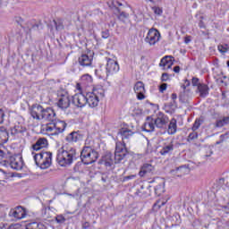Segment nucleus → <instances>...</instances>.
Segmentation results:
<instances>
[{
  "label": "nucleus",
  "mask_w": 229,
  "mask_h": 229,
  "mask_svg": "<svg viewBox=\"0 0 229 229\" xmlns=\"http://www.w3.org/2000/svg\"><path fill=\"white\" fill-rule=\"evenodd\" d=\"M82 87H83V85H81V82L77 83V85H76L77 90H81Z\"/></svg>",
  "instance_id": "56"
},
{
  "label": "nucleus",
  "mask_w": 229,
  "mask_h": 229,
  "mask_svg": "<svg viewBox=\"0 0 229 229\" xmlns=\"http://www.w3.org/2000/svg\"><path fill=\"white\" fill-rule=\"evenodd\" d=\"M119 163L120 162L115 161V156L113 157L112 153L110 152H106L100 159V164H103L104 165H106V167H112L114 164H119Z\"/></svg>",
  "instance_id": "14"
},
{
  "label": "nucleus",
  "mask_w": 229,
  "mask_h": 229,
  "mask_svg": "<svg viewBox=\"0 0 229 229\" xmlns=\"http://www.w3.org/2000/svg\"><path fill=\"white\" fill-rule=\"evenodd\" d=\"M9 217H11L12 221H19L21 219H24L26 217V209L22 208V206H18L14 208H12L8 214Z\"/></svg>",
  "instance_id": "8"
},
{
  "label": "nucleus",
  "mask_w": 229,
  "mask_h": 229,
  "mask_svg": "<svg viewBox=\"0 0 229 229\" xmlns=\"http://www.w3.org/2000/svg\"><path fill=\"white\" fill-rule=\"evenodd\" d=\"M0 165L9 166L14 171H22L24 160L20 154H14L12 148H8L4 145H0Z\"/></svg>",
  "instance_id": "1"
},
{
  "label": "nucleus",
  "mask_w": 229,
  "mask_h": 229,
  "mask_svg": "<svg viewBox=\"0 0 229 229\" xmlns=\"http://www.w3.org/2000/svg\"><path fill=\"white\" fill-rule=\"evenodd\" d=\"M90 227V224L89 222H84L82 224V228L83 229H89Z\"/></svg>",
  "instance_id": "52"
},
{
  "label": "nucleus",
  "mask_w": 229,
  "mask_h": 229,
  "mask_svg": "<svg viewBox=\"0 0 229 229\" xmlns=\"http://www.w3.org/2000/svg\"><path fill=\"white\" fill-rule=\"evenodd\" d=\"M191 84L193 87H197V89L199 87V85H202L203 83L199 82V79L193 77L191 80Z\"/></svg>",
  "instance_id": "39"
},
{
  "label": "nucleus",
  "mask_w": 229,
  "mask_h": 229,
  "mask_svg": "<svg viewBox=\"0 0 229 229\" xmlns=\"http://www.w3.org/2000/svg\"><path fill=\"white\" fill-rule=\"evenodd\" d=\"M78 158V153L76 148L69 147V145H64L57 151L56 160L61 167H67L72 165V162Z\"/></svg>",
  "instance_id": "3"
},
{
  "label": "nucleus",
  "mask_w": 229,
  "mask_h": 229,
  "mask_svg": "<svg viewBox=\"0 0 229 229\" xmlns=\"http://www.w3.org/2000/svg\"><path fill=\"white\" fill-rule=\"evenodd\" d=\"M6 219V214L5 213H0V221H4Z\"/></svg>",
  "instance_id": "55"
},
{
  "label": "nucleus",
  "mask_w": 229,
  "mask_h": 229,
  "mask_svg": "<svg viewBox=\"0 0 229 229\" xmlns=\"http://www.w3.org/2000/svg\"><path fill=\"white\" fill-rule=\"evenodd\" d=\"M47 139L46 138H39L36 143H34L31 147L32 152L35 153V151H40V149H44V148H47Z\"/></svg>",
  "instance_id": "20"
},
{
  "label": "nucleus",
  "mask_w": 229,
  "mask_h": 229,
  "mask_svg": "<svg viewBox=\"0 0 229 229\" xmlns=\"http://www.w3.org/2000/svg\"><path fill=\"white\" fill-rule=\"evenodd\" d=\"M208 150L209 151V154H207L206 157H210V155H212V153H213V152H212V149L208 148Z\"/></svg>",
  "instance_id": "61"
},
{
  "label": "nucleus",
  "mask_w": 229,
  "mask_h": 229,
  "mask_svg": "<svg viewBox=\"0 0 229 229\" xmlns=\"http://www.w3.org/2000/svg\"><path fill=\"white\" fill-rule=\"evenodd\" d=\"M106 71H107V73L110 74H115V72H119V63L114 59L106 58Z\"/></svg>",
  "instance_id": "16"
},
{
  "label": "nucleus",
  "mask_w": 229,
  "mask_h": 229,
  "mask_svg": "<svg viewBox=\"0 0 229 229\" xmlns=\"http://www.w3.org/2000/svg\"><path fill=\"white\" fill-rule=\"evenodd\" d=\"M132 178H135V175H128L123 178V182H128V180H132Z\"/></svg>",
  "instance_id": "53"
},
{
  "label": "nucleus",
  "mask_w": 229,
  "mask_h": 229,
  "mask_svg": "<svg viewBox=\"0 0 229 229\" xmlns=\"http://www.w3.org/2000/svg\"><path fill=\"white\" fill-rule=\"evenodd\" d=\"M56 117V113H55V110L51 107H47L43 109V116L42 119L45 121H55V118Z\"/></svg>",
  "instance_id": "23"
},
{
  "label": "nucleus",
  "mask_w": 229,
  "mask_h": 229,
  "mask_svg": "<svg viewBox=\"0 0 229 229\" xmlns=\"http://www.w3.org/2000/svg\"><path fill=\"white\" fill-rule=\"evenodd\" d=\"M98 157L99 154H98V151L94 150L90 147H84L81 152V158L85 165L94 164Z\"/></svg>",
  "instance_id": "6"
},
{
  "label": "nucleus",
  "mask_w": 229,
  "mask_h": 229,
  "mask_svg": "<svg viewBox=\"0 0 229 229\" xmlns=\"http://www.w3.org/2000/svg\"><path fill=\"white\" fill-rule=\"evenodd\" d=\"M162 81H167L169 80V74L167 73H163L161 77Z\"/></svg>",
  "instance_id": "50"
},
{
  "label": "nucleus",
  "mask_w": 229,
  "mask_h": 229,
  "mask_svg": "<svg viewBox=\"0 0 229 229\" xmlns=\"http://www.w3.org/2000/svg\"><path fill=\"white\" fill-rule=\"evenodd\" d=\"M174 217H175V219H176V224L179 225L180 220L178 219V217H180V216L179 215H175V216H174Z\"/></svg>",
  "instance_id": "60"
},
{
  "label": "nucleus",
  "mask_w": 229,
  "mask_h": 229,
  "mask_svg": "<svg viewBox=\"0 0 229 229\" xmlns=\"http://www.w3.org/2000/svg\"><path fill=\"white\" fill-rule=\"evenodd\" d=\"M217 49H218L219 53H221L222 55L228 53V47H226L223 45H218Z\"/></svg>",
  "instance_id": "41"
},
{
  "label": "nucleus",
  "mask_w": 229,
  "mask_h": 229,
  "mask_svg": "<svg viewBox=\"0 0 229 229\" xmlns=\"http://www.w3.org/2000/svg\"><path fill=\"white\" fill-rule=\"evenodd\" d=\"M222 121L225 125L229 124V116L224 117Z\"/></svg>",
  "instance_id": "54"
},
{
  "label": "nucleus",
  "mask_w": 229,
  "mask_h": 229,
  "mask_svg": "<svg viewBox=\"0 0 229 229\" xmlns=\"http://www.w3.org/2000/svg\"><path fill=\"white\" fill-rule=\"evenodd\" d=\"M216 128H223V126H225V123L223 122V120H218L216 121Z\"/></svg>",
  "instance_id": "48"
},
{
  "label": "nucleus",
  "mask_w": 229,
  "mask_h": 229,
  "mask_svg": "<svg viewBox=\"0 0 229 229\" xmlns=\"http://www.w3.org/2000/svg\"><path fill=\"white\" fill-rule=\"evenodd\" d=\"M198 139V132L194 131L191 132L188 136V142H191V140H194Z\"/></svg>",
  "instance_id": "40"
},
{
  "label": "nucleus",
  "mask_w": 229,
  "mask_h": 229,
  "mask_svg": "<svg viewBox=\"0 0 229 229\" xmlns=\"http://www.w3.org/2000/svg\"><path fill=\"white\" fill-rule=\"evenodd\" d=\"M210 90V88L205 83H202L199 85L196 89V94H199L200 98H207L208 96V92Z\"/></svg>",
  "instance_id": "26"
},
{
  "label": "nucleus",
  "mask_w": 229,
  "mask_h": 229,
  "mask_svg": "<svg viewBox=\"0 0 229 229\" xmlns=\"http://www.w3.org/2000/svg\"><path fill=\"white\" fill-rule=\"evenodd\" d=\"M191 85V81L189 80L185 81V84H182L181 86L182 91L180 93V98L182 99H185L186 98H189L191 96V89H187Z\"/></svg>",
  "instance_id": "27"
},
{
  "label": "nucleus",
  "mask_w": 229,
  "mask_h": 229,
  "mask_svg": "<svg viewBox=\"0 0 229 229\" xmlns=\"http://www.w3.org/2000/svg\"><path fill=\"white\" fill-rule=\"evenodd\" d=\"M152 10H153L154 13H156V15H162L163 11L160 7L155 6L152 8Z\"/></svg>",
  "instance_id": "42"
},
{
  "label": "nucleus",
  "mask_w": 229,
  "mask_h": 229,
  "mask_svg": "<svg viewBox=\"0 0 229 229\" xmlns=\"http://www.w3.org/2000/svg\"><path fill=\"white\" fill-rule=\"evenodd\" d=\"M72 103L77 108H83L87 105V96L83 95V93H77L72 97Z\"/></svg>",
  "instance_id": "12"
},
{
  "label": "nucleus",
  "mask_w": 229,
  "mask_h": 229,
  "mask_svg": "<svg viewBox=\"0 0 229 229\" xmlns=\"http://www.w3.org/2000/svg\"><path fill=\"white\" fill-rule=\"evenodd\" d=\"M155 128H157V125L155 123V118H153V116H148L142 126L143 131H147V132L155 131Z\"/></svg>",
  "instance_id": "18"
},
{
  "label": "nucleus",
  "mask_w": 229,
  "mask_h": 229,
  "mask_svg": "<svg viewBox=\"0 0 229 229\" xmlns=\"http://www.w3.org/2000/svg\"><path fill=\"white\" fill-rule=\"evenodd\" d=\"M227 136V134H222L220 135V140L216 141V145L223 144L225 142V138Z\"/></svg>",
  "instance_id": "46"
},
{
  "label": "nucleus",
  "mask_w": 229,
  "mask_h": 229,
  "mask_svg": "<svg viewBox=\"0 0 229 229\" xmlns=\"http://www.w3.org/2000/svg\"><path fill=\"white\" fill-rule=\"evenodd\" d=\"M0 229H15V225H11L7 226L6 225H4L3 227L0 226Z\"/></svg>",
  "instance_id": "51"
},
{
  "label": "nucleus",
  "mask_w": 229,
  "mask_h": 229,
  "mask_svg": "<svg viewBox=\"0 0 229 229\" xmlns=\"http://www.w3.org/2000/svg\"><path fill=\"white\" fill-rule=\"evenodd\" d=\"M96 90H97V96L98 99L99 98H105V92L103 91V89H96Z\"/></svg>",
  "instance_id": "44"
},
{
  "label": "nucleus",
  "mask_w": 229,
  "mask_h": 229,
  "mask_svg": "<svg viewBox=\"0 0 229 229\" xmlns=\"http://www.w3.org/2000/svg\"><path fill=\"white\" fill-rule=\"evenodd\" d=\"M38 229H47V228H46V225H44L43 224L39 223V225H38Z\"/></svg>",
  "instance_id": "58"
},
{
  "label": "nucleus",
  "mask_w": 229,
  "mask_h": 229,
  "mask_svg": "<svg viewBox=\"0 0 229 229\" xmlns=\"http://www.w3.org/2000/svg\"><path fill=\"white\" fill-rule=\"evenodd\" d=\"M164 205H165V201L159 199V200H157V202L153 205V208L156 212H158V210H160V208H162Z\"/></svg>",
  "instance_id": "34"
},
{
  "label": "nucleus",
  "mask_w": 229,
  "mask_h": 229,
  "mask_svg": "<svg viewBox=\"0 0 229 229\" xmlns=\"http://www.w3.org/2000/svg\"><path fill=\"white\" fill-rule=\"evenodd\" d=\"M30 115L37 121H42L44 115V107L40 105H34L30 109Z\"/></svg>",
  "instance_id": "15"
},
{
  "label": "nucleus",
  "mask_w": 229,
  "mask_h": 229,
  "mask_svg": "<svg viewBox=\"0 0 229 229\" xmlns=\"http://www.w3.org/2000/svg\"><path fill=\"white\" fill-rule=\"evenodd\" d=\"M178 98V96L175 93L172 94V99L173 101H174L176 98Z\"/></svg>",
  "instance_id": "59"
},
{
  "label": "nucleus",
  "mask_w": 229,
  "mask_h": 229,
  "mask_svg": "<svg viewBox=\"0 0 229 229\" xmlns=\"http://www.w3.org/2000/svg\"><path fill=\"white\" fill-rule=\"evenodd\" d=\"M119 135L122 137L121 141L116 142L115 150H114V160L116 162H121L124 160L126 157V155H128V148H126V142H128L129 139H131L133 137V132L131 130L128 128H122L119 131Z\"/></svg>",
  "instance_id": "2"
},
{
  "label": "nucleus",
  "mask_w": 229,
  "mask_h": 229,
  "mask_svg": "<svg viewBox=\"0 0 229 229\" xmlns=\"http://www.w3.org/2000/svg\"><path fill=\"white\" fill-rule=\"evenodd\" d=\"M81 85L82 87H90L92 85V76L89 74H84L81 78Z\"/></svg>",
  "instance_id": "30"
},
{
  "label": "nucleus",
  "mask_w": 229,
  "mask_h": 229,
  "mask_svg": "<svg viewBox=\"0 0 229 229\" xmlns=\"http://www.w3.org/2000/svg\"><path fill=\"white\" fill-rule=\"evenodd\" d=\"M10 139V135L8 134V131L4 127H0V146L3 144H6L8 140Z\"/></svg>",
  "instance_id": "28"
},
{
  "label": "nucleus",
  "mask_w": 229,
  "mask_h": 229,
  "mask_svg": "<svg viewBox=\"0 0 229 229\" xmlns=\"http://www.w3.org/2000/svg\"><path fill=\"white\" fill-rule=\"evenodd\" d=\"M166 89H167V83H163L159 86V92H161L162 94H164V92H165Z\"/></svg>",
  "instance_id": "43"
},
{
  "label": "nucleus",
  "mask_w": 229,
  "mask_h": 229,
  "mask_svg": "<svg viewBox=\"0 0 229 229\" xmlns=\"http://www.w3.org/2000/svg\"><path fill=\"white\" fill-rule=\"evenodd\" d=\"M191 42V39H189L188 38H185V44H189Z\"/></svg>",
  "instance_id": "62"
},
{
  "label": "nucleus",
  "mask_w": 229,
  "mask_h": 229,
  "mask_svg": "<svg viewBox=\"0 0 229 229\" xmlns=\"http://www.w3.org/2000/svg\"><path fill=\"white\" fill-rule=\"evenodd\" d=\"M57 223H65V217L64 216H56Z\"/></svg>",
  "instance_id": "49"
},
{
  "label": "nucleus",
  "mask_w": 229,
  "mask_h": 229,
  "mask_svg": "<svg viewBox=\"0 0 229 229\" xmlns=\"http://www.w3.org/2000/svg\"><path fill=\"white\" fill-rule=\"evenodd\" d=\"M174 57L171 55H166L163 57L159 63V67H163L164 71H167L173 67V59Z\"/></svg>",
  "instance_id": "21"
},
{
  "label": "nucleus",
  "mask_w": 229,
  "mask_h": 229,
  "mask_svg": "<svg viewBox=\"0 0 229 229\" xmlns=\"http://www.w3.org/2000/svg\"><path fill=\"white\" fill-rule=\"evenodd\" d=\"M32 155H34V161L38 167H40V169L51 167V164H53V153L41 151L39 153L32 152Z\"/></svg>",
  "instance_id": "4"
},
{
  "label": "nucleus",
  "mask_w": 229,
  "mask_h": 229,
  "mask_svg": "<svg viewBox=\"0 0 229 229\" xmlns=\"http://www.w3.org/2000/svg\"><path fill=\"white\" fill-rule=\"evenodd\" d=\"M160 40V32L157 29H150L145 38V42L149 44V46H155L157 42Z\"/></svg>",
  "instance_id": "9"
},
{
  "label": "nucleus",
  "mask_w": 229,
  "mask_h": 229,
  "mask_svg": "<svg viewBox=\"0 0 229 229\" xmlns=\"http://www.w3.org/2000/svg\"><path fill=\"white\" fill-rule=\"evenodd\" d=\"M24 131H26V127L18 123L11 129V135H21V133H24Z\"/></svg>",
  "instance_id": "29"
},
{
  "label": "nucleus",
  "mask_w": 229,
  "mask_h": 229,
  "mask_svg": "<svg viewBox=\"0 0 229 229\" xmlns=\"http://www.w3.org/2000/svg\"><path fill=\"white\" fill-rule=\"evenodd\" d=\"M220 182H225V179H220Z\"/></svg>",
  "instance_id": "64"
},
{
  "label": "nucleus",
  "mask_w": 229,
  "mask_h": 229,
  "mask_svg": "<svg viewBox=\"0 0 229 229\" xmlns=\"http://www.w3.org/2000/svg\"><path fill=\"white\" fill-rule=\"evenodd\" d=\"M172 174H174V176H178L179 178H181V176H185V174H189L190 170L189 167H187V165H182V166H179L174 170L171 171Z\"/></svg>",
  "instance_id": "24"
},
{
  "label": "nucleus",
  "mask_w": 229,
  "mask_h": 229,
  "mask_svg": "<svg viewBox=\"0 0 229 229\" xmlns=\"http://www.w3.org/2000/svg\"><path fill=\"white\" fill-rule=\"evenodd\" d=\"M178 128V126L176 125V119L173 118L170 121V123L168 125V133L169 135H174V133H176V129Z\"/></svg>",
  "instance_id": "31"
},
{
  "label": "nucleus",
  "mask_w": 229,
  "mask_h": 229,
  "mask_svg": "<svg viewBox=\"0 0 229 229\" xmlns=\"http://www.w3.org/2000/svg\"><path fill=\"white\" fill-rule=\"evenodd\" d=\"M173 151H174V143L173 140H171L163 144L162 148L159 151V155H162V157H166V155H171Z\"/></svg>",
  "instance_id": "19"
},
{
  "label": "nucleus",
  "mask_w": 229,
  "mask_h": 229,
  "mask_svg": "<svg viewBox=\"0 0 229 229\" xmlns=\"http://www.w3.org/2000/svg\"><path fill=\"white\" fill-rule=\"evenodd\" d=\"M3 123H4V111L0 109V124H3Z\"/></svg>",
  "instance_id": "45"
},
{
  "label": "nucleus",
  "mask_w": 229,
  "mask_h": 229,
  "mask_svg": "<svg viewBox=\"0 0 229 229\" xmlns=\"http://www.w3.org/2000/svg\"><path fill=\"white\" fill-rule=\"evenodd\" d=\"M87 105L90 106V108H96L99 104V98H98V90L93 89L92 92L87 93L86 95Z\"/></svg>",
  "instance_id": "11"
},
{
  "label": "nucleus",
  "mask_w": 229,
  "mask_h": 229,
  "mask_svg": "<svg viewBox=\"0 0 229 229\" xmlns=\"http://www.w3.org/2000/svg\"><path fill=\"white\" fill-rule=\"evenodd\" d=\"M97 74L101 78V80H105L110 76V73H108V71H103L102 69H98L96 71Z\"/></svg>",
  "instance_id": "32"
},
{
  "label": "nucleus",
  "mask_w": 229,
  "mask_h": 229,
  "mask_svg": "<svg viewBox=\"0 0 229 229\" xmlns=\"http://www.w3.org/2000/svg\"><path fill=\"white\" fill-rule=\"evenodd\" d=\"M54 23L55 26V30H57V31H62V30H64V20L62 19L55 20Z\"/></svg>",
  "instance_id": "33"
},
{
  "label": "nucleus",
  "mask_w": 229,
  "mask_h": 229,
  "mask_svg": "<svg viewBox=\"0 0 229 229\" xmlns=\"http://www.w3.org/2000/svg\"><path fill=\"white\" fill-rule=\"evenodd\" d=\"M174 72H175L176 73L180 72V66H174Z\"/></svg>",
  "instance_id": "57"
},
{
  "label": "nucleus",
  "mask_w": 229,
  "mask_h": 229,
  "mask_svg": "<svg viewBox=\"0 0 229 229\" xmlns=\"http://www.w3.org/2000/svg\"><path fill=\"white\" fill-rule=\"evenodd\" d=\"M128 17H130V14L124 12L120 13V14L118 15V19L123 21H126Z\"/></svg>",
  "instance_id": "38"
},
{
  "label": "nucleus",
  "mask_w": 229,
  "mask_h": 229,
  "mask_svg": "<svg viewBox=\"0 0 229 229\" xmlns=\"http://www.w3.org/2000/svg\"><path fill=\"white\" fill-rule=\"evenodd\" d=\"M58 102L57 106L62 110H67L71 106V97L65 90L58 91L57 93Z\"/></svg>",
  "instance_id": "7"
},
{
  "label": "nucleus",
  "mask_w": 229,
  "mask_h": 229,
  "mask_svg": "<svg viewBox=\"0 0 229 229\" xmlns=\"http://www.w3.org/2000/svg\"><path fill=\"white\" fill-rule=\"evenodd\" d=\"M40 223L32 222L27 225V229H38Z\"/></svg>",
  "instance_id": "36"
},
{
  "label": "nucleus",
  "mask_w": 229,
  "mask_h": 229,
  "mask_svg": "<svg viewBox=\"0 0 229 229\" xmlns=\"http://www.w3.org/2000/svg\"><path fill=\"white\" fill-rule=\"evenodd\" d=\"M158 0H149L150 3H157Z\"/></svg>",
  "instance_id": "63"
},
{
  "label": "nucleus",
  "mask_w": 229,
  "mask_h": 229,
  "mask_svg": "<svg viewBox=\"0 0 229 229\" xmlns=\"http://www.w3.org/2000/svg\"><path fill=\"white\" fill-rule=\"evenodd\" d=\"M79 64L82 67H89V66L92 65V56H89V55L82 54L79 57Z\"/></svg>",
  "instance_id": "25"
},
{
  "label": "nucleus",
  "mask_w": 229,
  "mask_h": 229,
  "mask_svg": "<svg viewBox=\"0 0 229 229\" xmlns=\"http://www.w3.org/2000/svg\"><path fill=\"white\" fill-rule=\"evenodd\" d=\"M133 89L137 96V99L142 101L146 98V88L144 87V82H136Z\"/></svg>",
  "instance_id": "13"
},
{
  "label": "nucleus",
  "mask_w": 229,
  "mask_h": 229,
  "mask_svg": "<svg viewBox=\"0 0 229 229\" xmlns=\"http://www.w3.org/2000/svg\"><path fill=\"white\" fill-rule=\"evenodd\" d=\"M110 37V32L108 30L102 31V38H108Z\"/></svg>",
  "instance_id": "47"
},
{
  "label": "nucleus",
  "mask_w": 229,
  "mask_h": 229,
  "mask_svg": "<svg viewBox=\"0 0 229 229\" xmlns=\"http://www.w3.org/2000/svg\"><path fill=\"white\" fill-rule=\"evenodd\" d=\"M154 123L156 124V128L164 130V128H166L167 123H169V117H167L164 113L158 112L156 118H154Z\"/></svg>",
  "instance_id": "10"
},
{
  "label": "nucleus",
  "mask_w": 229,
  "mask_h": 229,
  "mask_svg": "<svg viewBox=\"0 0 229 229\" xmlns=\"http://www.w3.org/2000/svg\"><path fill=\"white\" fill-rule=\"evenodd\" d=\"M155 171V166L149 163H145L140 167V176L143 177L146 176V174H153V172Z\"/></svg>",
  "instance_id": "22"
},
{
  "label": "nucleus",
  "mask_w": 229,
  "mask_h": 229,
  "mask_svg": "<svg viewBox=\"0 0 229 229\" xmlns=\"http://www.w3.org/2000/svg\"><path fill=\"white\" fill-rule=\"evenodd\" d=\"M66 142H70V144H74L76 142H80L81 140H83V134L77 131H72L65 137Z\"/></svg>",
  "instance_id": "17"
},
{
  "label": "nucleus",
  "mask_w": 229,
  "mask_h": 229,
  "mask_svg": "<svg viewBox=\"0 0 229 229\" xmlns=\"http://www.w3.org/2000/svg\"><path fill=\"white\" fill-rule=\"evenodd\" d=\"M199 126H201V120L197 119L194 123L193 126L191 128L192 131H196V130L199 129Z\"/></svg>",
  "instance_id": "37"
},
{
  "label": "nucleus",
  "mask_w": 229,
  "mask_h": 229,
  "mask_svg": "<svg viewBox=\"0 0 229 229\" xmlns=\"http://www.w3.org/2000/svg\"><path fill=\"white\" fill-rule=\"evenodd\" d=\"M155 192L157 196H160L164 192V184L159 183L157 186H155Z\"/></svg>",
  "instance_id": "35"
},
{
  "label": "nucleus",
  "mask_w": 229,
  "mask_h": 229,
  "mask_svg": "<svg viewBox=\"0 0 229 229\" xmlns=\"http://www.w3.org/2000/svg\"><path fill=\"white\" fill-rule=\"evenodd\" d=\"M65 128H67L65 121L58 120L55 117L51 123H47L43 127V130L50 135H60V133H64V131H65Z\"/></svg>",
  "instance_id": "5"
}]
</instances>
